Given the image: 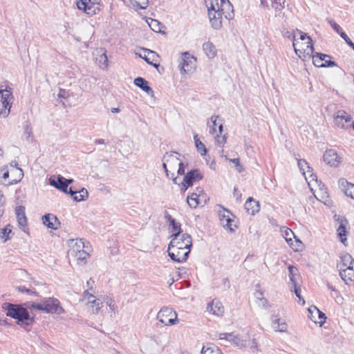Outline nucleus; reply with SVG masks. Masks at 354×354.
<instances>
[{
	"mask_svg": "<svg viewBox=\"0 0 354 354\" xmlns=\"http://www.w3.org/2000/svg\"><path fill=\"white\" fill-rule=\"evenodd\" d=\"M32 302H26L20 304L11 303H3L2 309L6 312L7 316L16 319V323L20 326H30L34 321V316H31L28 309L31 307Z\"/></svg>",
	"mask_w": 354,
	"mask_h": 354,
	"instance_id": "nucleus-1",
	"label": "nucleus"
},
{
	"mask_svg": "<svg viewBox=\"0 0 354 354\" xmlns=\"http://www.w3.org/2000/svg\"><path fill=\"white\" fill-rule=\"evenodd\" d=\"M31 307L46 313L62 314L64 312L59 301L54 297L43 298L39 303L32 302Z\"/></svg>",
	"mask_w": 354,
	"mask_h": 354,
	"instance_id": "nucleus-2",
	"label": "nucleus"
},
{
	"mask_svg": "<svg viewBox=\"0 0 354 354\" xmlns=\"http://www.w3.org/2000/svg\"><path fill=\"white\" fill-rule=\"evenodd\" d=\"M12 99V88L10 86L0 89V117L6 118L9 115Z\"/></svg>",
	"mask_w": 354,
	"mask_h": 354,
	"instance_id": "nucleus-3",
	"label": "nucleus"
},
{
	"mask_svg": "<svg viewBox=\"0 0 354 354\" xmlns=\"http://www.w3.org/2000/svg\"><path fill=\"white\" fill-rule=\"evenodd\" d=\"M293 47L296 54L301 59L311 57L314 48L312 41H299L296 39V35H293Z\"/></svg>",
	"mask_w": 354,
	"mask_h": 354,
	"instance_id": "nucleus-4",
	"label": "nucleus"
},
{
	"mask_svg": "<svg viewBox=\"0 0 354 354\" xmlns=\"http://www.w3.org/2000/svg\"><path fill=\"white\" fill-rule=\"evenodd\" d=\"M196 58L188 52L181 54L179 59V68L181 74L192 73L196 68Z\"/></svg>",
	"mask_w": 354,
	"mask_h": 354,
	"instance_id": "nucleus-5",
	"label": "nucleus"
},
{
	"mask_svg": "<svg viewBox=\"0 0 354 354\" xmlns=\"http://www.w3.org/2000/svg\"><path fill=\"white\" fill-rule=\"evenodd\" d=\"M219 339L225 340L231 344L241 348L243 347L246 346L248 342V336L247 335H236L234 333H220L218 335Z\"/></svg>",
	"mask_w": 354,
	"mask_h": 354,
	"instance_id": "nucleus-6",
	"label": "nucleus"
},
{
	"mask_svg": "<svg viewBox=\"0 0 354 354\" xmlns=\"http://www.w3.org/2000/svg\"><path fill=\"white\" fill-rule=\"evenodd\" d=\"M157 319L165 326L174 325L178 321L177 313L169 307L161 308L157 315Z\"/></svg>",
	"mask_w": 354,
	"mask_h": 354,
	"instance_id": "nucleus-7",
	"label": "nucleus"
},
{
	"mask_svg": "<svg viewBox=\"0 0 354 354\" xmlns=\"http://www.w3.org/2000/svg\"><path fill=\"white\" fill-rule=\"evenodd\" d=\"M192 246V236L187 233L182 234L180 237L172 238L169 246L171 248H179L183 250H191Z\"/></svg>",
	"mask_w": 354,
	"mask_h": 354,
	"instance_id": "nucleus-8",
	"label": "nucleus"
},
{
	"mask_svg": "<svg viewBox=\"0 0 354 354\" xmlns=\"http://www.w3.org/2000/svg\"><path fill=\"white\" fill-rule=\"evenodd\" d=\"M203 175L197 169H193L188 171L184 176L182 185V191H186L189 187L192 186L194 183L198 182L203 179Z\"/></svg>",
	"mask_w": 354,
	"mask_h": 354,
	"instance_id": "nucleus-9",
	"label": "nucleus"
},
{
	"mask_svg": "<svg viewBox=\"0 0 354 354\" xmlns=\"http://www.w3.org/2000/svg\"><path fill=\"white\" fill-rule=\"evenodd\" d=\"M325 163L330 167H337L343 161V157L333 149H327L323 156Z\"/></svg>",
	"mask_w": 354,
	"mask_h": 354,
	"instance_id": "nucleus-10",
	"label": "nucleus"
},
{
	"mask_svg": "<svg viewBox=\"0 0 354 354\" xmlns=\"http://www.w3.org/2000/svg\"><path fill=\"white\" fill-rule=\"evenodd\" d=\"M167 252L171 259L178 263L185 261L190 253L189 250L185 251L180 250L179 248H171L170 247H168Z\"/></svg>",
	"mask_w": 354,
	"mask_h": 354,
	"instance_id": "nucleus-11",
	"label": "nucleus"
},
{
	"mask_svg": "<svg viewBox=\"0 0 354 354\" xmlns=\"http://www.w3.org/2000/svg\"><path fill=\"white\" fill-rule=\"evenodd\" d=\"M180 156V153L178 152L171 151L169 153H167L163 156V161L167 162L171 172L177 169L178 166L182 161L179 158Z\"/></svg>",
	"mask_w": 354,
	"mask_h": 354,
	"instance_id": "nucleus-12",
	"label": "nucleus"
},
{
	"mask_svg": "<svg viewBox=\"0 0 354 354\" xmlns=\"http://www.w3.org/2000/svg\"><path fill=\"white\" fill-rule=\"evenodd\" d=\"M50 185L55 187L56 189L68 194L67 185H66V178L61 175L57 176H52L49 178Z\"/></svg>",
	"mask_w": 354,
	"mask_h": 354,
	"instance_id": "nucleus-13",
	"label": "nucleus"
},
{
	"mask_svg": "<svg viewBox=\"0 0 354 354\" xmlns=\"http://www.w3.org/2000/svg\"><path fill=\"white\" fill-rule=\"evenodd\" d=\"M339 275L346 284L354 282V267L349 265L345 268L339 266Z\"/></svg>",
	"mask_w": 354,
	"mask_h": 354,
	"instance_id": "nucleus-14",
	"label": "nucleus"
},
{
	"mask_svg": "<svg viewBox=\"0 0 354 354\" xmlns=\"http://www.w3.org/2000/svg\"><path fill=\"white\" fill-rule=\"evenodd\" d=\"M335 124L339 128H344L345 123L351 120V115L344 110H339L334 116Z\"/></svg>",
	"mask_w": 354,
	"mask_h": 354,
	"instance_id": "nucleus-15",
	"label": "nucleus"
},
{
	"mask_svg": "<svg viewBox=\"0 0 354 354\" xmlns=\"http://www.w3.org/2000/svg\"><path fill=\"white\" fill-rule=\"evenodd\" d=\"M15 212L19 228L24 232H26L27 218L25 214V207L24 206H18Z\"/></svg>",
	"mask_w": 354,
	"mask_h": 354,
	"instance_id": "nucleus-16",
	"label": "nucleus"
},
{
	"mask_svg": "<svg viewBox=\"0 0 354 354\" xmlns=\"http://www.w3.org/2000/svg\"><path fill=\"white\" fill-rule=\"evenodd\" d=\"M222 15L221 11L218 10H217L216 12H210V13L208 14L209 21L214 29L218 30L221 28Z\"/></svg>",
	"mask_w": 354,
	"mask_h": 354,
	"instance_id": "nucleus-17",
	"label": "nucleus"
},
{
	"mask_svg": "<svg viewBox=\"0 0 354 354\" xmlns=\"http://www.w3.org/2000/svg\"><path fill=\"white\" fill-rule=\"evenodd\" d=\"M218 216L222 225L230 232H233L234 230L232 228L233 220L230 218V212L225 209L223 212L219 211Z\"/></svg>",
	"mask_w": 354,
	"mask_h": 354,
	"instance_id": "nucleus-18",
	"label": "nucleus"
},
{
	"mask_svg": "<svg viewBox=\"0 0 354 354\" xmlns=\"http://www.w3.org/2000/svg\"><path fill=\"white\" fill-rule=\"evenodd\" d=\"M43 223L48 228L53 230L58 229L60 222L57 216L52 214H47L42 217Z\"/></svg>",
	"mask_w": 354,
	"mask_h": 354,
	"instance_id": "nucleus-19",
	"label": "nucleus"
},
{
	"mask_svg": "<svg viewBox=\"0 0 354 354\" xmlns=\"http://www.w3.org/2000/svg\"><path fill=\"white\" fill-rule=\"evenodd\" d=\"M271 326L276 332L285 333L288 329V324L286 322L281 319L278 318L277 316L274 315L272 316Z\"/></svg>",
	"mask_w": 354,
	"mask_h": 354,
	"instance_id": "nucleus-20",
	"label": "nucleus"
},
{
	"mask_svg": "<svg viewBox=\"0 0 354 354\" xmlns=\"http://www.w3.org/2000/svg\"><path fill=\"white\" fill-rule=\"evenodd\" d=\"M245 209L249 214L254 215L260 209L259 203L253 198L249 197L245 203Z\"/></svg>",
	"mask_w": 354,
	"mask_h": 354,
	"instance_id": "nucleus-21",
	"label": "nucleus"
},
{
	"mask_svg": "<svg viewBox=\"0 0 354 354\" xmlns=\"http://www.w3.org/2000/svg\"><path fill=\"white\" fill-rule=\"evenodd\" d=\"M207 309L209 313L218 316H221L224 313V307L222 304L215 299L208 304Z\"/></svg>",
	"mask_w": 354,
	"mask_h": 354,
	"instance_id": "nucleus-22",
	"label": "nucleus"
},
{
	"mask_svg": "<svg viewBox=\"0 0 354 354\" xmlns=\"http://www.w3.org/2000/svg\"><path fill=\"white\" fill-rule=\"evenodd\" d=\"M134 84L142 91H145L148 95L153 96V91L149 86L148 82L142 77H138L134 80Z\"/></svg>",
	"mask_w": 354,
	"mask_h": 354,
	"instance_id": "nucleus-23",
	"label": "nucleus"
},
{
	"mask_svg": "<svg viewBox=\"0 0 354 354\" xmlns=\"http://www.w3.org/2000/svg\"><path fill=\"white\" fill-rule=\"evenodd\" d=\"M68 194L73 197L74 201L77 202L84 201L88 198V192L85 188H82L80 191H75L72 187H70Z\"/></svg>",
	"mask_w": 354,
	"mask_h": 354,
	"instance_id": "nucleus-24",
	"label": "nucleus"
},
{
	"mask_svg": "<svg viewBox=\"0 0 354 354\" xmlns=\"http://www.w3.org/2000/svg\"><path fill=\"white\" fill-rule=\"evenodd\" d=\"M201 196H203L201 194L198 193H192L190 195L187 197V202L188 205L191 208H196L197 206L202 205L201 202Z\"/></svg>",
	"mask_w": 354,
	"mask_h": 354,
	"instance_id": "nucleus-25",
	"label": "nucleus"
},
{
	"mask_svg": "<svg viewBox=\"0 0 354 354\" xmlns=\"http://www.w3.org/2000/svg\"><path fill=\"white\" fill-rule=\"evenodd\" d=\"M91 0H80L77 2V7L79 10H84L88 15L95 14L93 6L89 4Z\"/></svg>",
	"mask_w": 354,
	"mask_h": 354,
	"instance_id": "nucleus-26",
	"label": "nucleus"
},
{
	"mask_svg": "<svg viewBox=\"0 0 354 354\" xmlns=\"http://www.w3.org/2000/svg\"><path fill=\"white\" fill-rule=\"evenodd\" d=\"M220 10L222 15H224L225 17L229 20L232 19L234 16L233 6L230 1L220 6Z\"/></svg>",
	"mask_w": 354,
	"mask_h": 354,
	"instance_id": "nucleus-27",
	"label": "nucleus"
},
{
	"mask_svg": "<svg viewBox=\"0 0 354 354\" xmlns=\"http://www.w3.org/2000/svg\"><path fill=\"white\" fill-rule=\"evenodd\" d=\"M89 306V310L92 314H97L102 307V302L100 299H93L91 301L86 302Z\"/></svg>",
	"mask_w": 354,
	"mask_h": 354,
	"instance_id": "nucleus-28",
	"label": "nucleus"
},
{
	"mask_svg": "<svg viewBox=\"0 0 354 354\" xmlns=\"http://www.w3.org/2000/svg\"><path fill=\"white\" fill-rule=\"evenodd\" d=\"M311 57H313V64L316 67H324V59L326 57L331 58L330 55L320 53H316L315 55H312Z\"/></svg>",
	"mask_w": 354,
	"mask_h": 354,
	"instance_id": "nucleus-29",
	"label": "nucleus"
},
{
	"mask_svg": "<svg viewBox=\"0 0 354 354\" xmlns=\"http://www.w3.org/2000/svg\"><path fill=\"white\" fill-rule=\"evenodd\" d=\"M203 49L207 56L209 58H213L216 55V49L215 46L210 41L205 42L203 45Z\"/></svg>",
	"mask_w": 354,
	"mask_h": 354,
	"instance_id": "nucleus-30",
	"label": "nucleus"
},
{
	"mask_svg": "<svg viewBox=\"0 0 354 354\" xmlns=\"http://www.w3.org/2000/svg\"><path fill=\"white\" fill-rule=\"evenodd\" d=\"M201 354H222L220 349L214 344H207L203 346L201 350Z\"/></svg>",
	"mask_w": 354,
	"mask_h": 354,
	"instance_id": "nucleus-31",
	"label": "nucleus"
},
{
	"mask_svg": "<svg viewBox=\"0 0 354 354\" xmlns=\"http://www.w3.org/2000/svg\"><path fill=\"white\" fill-rule=\"evenodd\" d=\"M220 119L221 118H219L218 115H212L210 118L209 121L207 123V125L209 127V133L211 134L214 135L215 133H216V127H218V123L219 122Z\"/></svg>",
	"mask_w": 354,
	"mask_h": 354,
	"instance_id": "nucleus-32",
	"label": "nucleus"
},
{
	"mask_svg": "<svg viewBox=\"0 0 354 354\" xmlns=\"http://www.w3.org/2000/svg\"><path fill=\"white\" fill-rule=\"evenodd\" d=\"M206 7L207 8L208 14L210 12H217V10H220V6L218 0H205Z\"/></svg>",
	"mask_w": 354,
	"mask_h": 354,
	"instance_id": "nucleus-33",
	"label": "nucleus"
},
{
	"mask_svg": "<svg viewBox=\"0 0 354 354\" xmlns=\"http://www.w3.org/2000/svg\"><path fill=\"white\" fill-rule=\"evenodd\" d=\"M85 248H86L85 243L83 241V239H77L75 241V244L70 249L69 254H74L77 252L84 250Z\"/></svg>",
	"mask_w": 354,
	"mask_h": 354,
	"instance_id": "nucleus-34",
	"label": "nucleus"
},
{
	"mask_svg": "<svg viewBox=\"0 0 354 354\" xmlns=\"http://www.w3.org/2000/svg\"><path fill=\"white\" fill-rule=\"evenodd\" d=\"M70 255L74 257L78 263H85L84 261L89 257V254L84 250L71 254Z\"/></svg>",
	"mask_w": 354,
	"mask_h": 354,
	"instance_id": "nucleus-35",
	"label": "nucleus"
},
{
	"mask_svg": "<svg viewBox=\"0 0 354 354\" xmlns=\"http://www.w3.org/2000/svg\"><path fill=\"white\" fill-rule=\"evenodd\" d=\"M172 227V234L171 236L172 238L179 237L180 235V233L182 232L181 230V224L179 222H176V220L174 221V223H171L169 224Z\"/></svg>",
	"mask_w": 354,
	"mask_h": 354,
	"instance_id": "nucleus-36",
	"label": "nucleus"
},
{
	"mask_svg": "<svg viewBox=\"0 0 354 354\" xmlns=\"http://www.w3.org/2000/svg\"><path fill=\"white\" fill-rule=\"evenodd\" d=\"M12 226L9 224L0 231V238L4 239V242L11 239Z\"/></svg>",
	"mask_w": 354,
	"mask_h": 354,
	"instance_id": "nucleus-37",
	"label": "nucleus"
},
{
	"mask_svg": "<svg viewBox=\"0 0 354 354\" xmlns=\"http://www.w3.org/2000/svg\"><path fill=\"white\" fill-rule=\"evenodd\" d=\"M337 235L339 236L340 241L342 243H344L346 241V234L347 232L346 230V227L343 223V220L339 223V225L337 230Z\"/></svg>",
	"mask_w": 354,
	"mask_h": 354,
	"instance_id": "nucleus-38",
	"label": "nucleus"
},
{
	"mask_svg": "<svg viewBox=\"0 0 354 354\" xmlns=\"http://www.w3.org/2000/svg\"><path fill=\"white\" fill-rule=\"evenodd\" d=\"M194 139L198 151L201 154V156H205L207 152V148L205 147V145L201 141L199 140V139L198 138V135H195L194 136Z\"/></svg>",
	"mask_w": 354,
	"mask_h": 354,
	"instance_id": "nucleus-39",
	"label": "nucleus"
},
{
	"mask_svg": "<svg viewBox=\"0 0 354 354\" xmlns=\"http://www.w3.org/2000/svg\"><path fill=\"white\" fill-rule=\"evenodd\" d=\"M131 4L135 9H145L148 4L149 0H130Z\"/></svg>",
	"mask_w": 354,
	"mask_h": 354,
	"instance_id": "nucleus-40",
	"label": "nucleus"
},
{
	"mask_svg": "<svg viewBox=\"0 0 354 354\" xmlns=\"http://www.w3.org/2000/svg\"><path fill=\"white\" fill-rule=\"evenodd\" d=\"M353 264L354 260L352 259L351 256L346 254L342 258L341 263L338 264L337 267L339 268V266H342L343 268H345L349 265L353 266Z\"/></svg>",
	"mask_w": 354,
	"mask_h": 354,
	"instance_id": "nucleus-41",
	"label": "nucleus"
},
{
	"mask_svg": "<svg viewBox=\"0 0 354 354\" xmlns=\"http://www.w3.org/2000/svg\"><path fill=\"white\" fill-rule=\"evenodd\" d=\"M288 270H289L290 281L292 286L295 285V284H297V280L295 279V277L298 275L297 268L293 266H289Z\"/></svg>",
	"mask_w": 354,
	"mask_h": 354,
	"instance_id": "nucleus-42",
	"label": "nucleus"
},
{
	"mask_svg": "<svg viewBox=\"0 0 354 354\" xmlns=\"http://www.w3.org/2000/svg\"><path fill=\"white\" fill-rule=\"evenodd\" d=\"M142 50L145 52V55H140V57L141 58H142L143 59H145L147 64L152 65V66H155L156 68L158 67L159 64H153L151 61V58L148 57V55H149V54H151L152 56L154 57L155 56L154 53L149 49L143 48Z\"/></svg>",
	"mask_w": 354,
	"mask_h": 354,
	"instance_id": "nucleus-43",
	"label": "nucleus"
},
{
	"mask_svg": "<svg viewBox=\"0 0 354 354\" xmlns=\"http://www.w3.org/2000/svg\"><path fill=\"white\" fill-rule=\"evenodd\" d=\"M313 309L314 311L318 314V319H319V321L314 320V322L315 324H319V326H322L325 323L326 317L325 314L320 311L316 306H313Z\"/></svg>",
	"mask_w": 354,
	"mask_h": 354,
	"instance_id": "nucleus-44",
	"label": "nucleus"
},
{
	"mask_svg": "<svg viewBox=\"0 0 354 354\" xmlns=\"http://www.w3.org/2000/svg\"><path fill=\"white\" fill-rule=\"evenodd\" d=\"M162 167L165 169L167 176L171 178L174 184L180 185V183L177 181V177L174 176V173L171 172L170 169H168L167 167L169 166L167 162L163 161Z\"/></svg>",
	"mask_w": 354,
	"mask_h": 354,
	"instance_id": "nucleus-45",
	"label": "nucleus"
},
{
	"mask_svg": "<svg viewBox=\"0 0 354 354\" xmlns=\"http://www.w3.org/2000/svg\"><path fill=\"white\" fill-rule=\"evenodd\" d=\"M282 232L283 233L286 241L290 244L291 247H292V240L291 236H295L293 232L288 227H284V230H282Z\"/></svg>",
	"mask_w": 354,
	"mask_h": 354,
	"instance_id": "nucleus-46",
	"label": "nucleus"
},
{
	"mask_svg": "<svg viewBox=\"0 0 354 354\" xmlns=\"http://www.w3.org/2000/svg\"><path fill=\"white\" fill-rule=\"evenodd\" d=\"M272 7L276 11L281 10L284 7L285 0H271Z\"/></svg>",
	"mask_w": 354,
	"mask_h": 354,
	"instance_id": "nucleus-47",
	"label": "nucleus"
},
{
	"mask_svg": "<svg viewBox=\"0 0 354 354\" xmlns=\"http://www.w3.org/2000/svg\"><path fill=\"white\" fill-rule=\"evenodd\" d=\"M294 35H296V37L299 36L301 41H312V39L301 30H297Z\"/></svg>",
	"mask_w": 354,
	"mask_h": 354,
	"instance_id": "nucleus-48",
	"label": "nucleus"
},
{
	"mask_svg": "<svg viewBox=\"0 0 354 354\" xmlns=\"http://www.w3.org/2000/svg\"><path fill=\"white\" fill-rule=\"evenodd\" d=\"M96 59L98 62L99 64L104 65L105 67L108 66V57L105 52L102 53Z\"/></svg>",
	"mask_w": 354,
	"mask_h": 354,
	"instance_id": "nucleus-49",
	"label": "nucleus"
},
{
	"mask_svg": "<svg viewBox=\"0 0 354 354\" xmlns=\"http://www.w3.org/2000/svg\"><path fill=\"white\" fill-rule=\"evenodd\" d=\"M104 301L106 304V305L109 306L111 311L115 313L118 308V306L115 304L114 300L107 297Z\"/></svg>",
	"mask_w": 354,
	"mask_h": 354,
	"instance_id": "nucleus-50",
	"label": "nucleus"
},
{
	"mask_svg": "<svg viewBox=\"0 0 354 354\" xmlns=\"http://www.w3.org/2000/svg\"><path fill=\"white\" fill-rule=\"evenodd\" d=\"M329 24L331 26V27L333 28V30L338 33L340 37H342V34H346L344 31H342L341 27L335 23L334 21H329Z\"/></svg>",
	"mask_w": 354,
	"mask_h": 354,
	"instance_id": "nucleus-51",
	"label": "nucleus"
},
{
	"mask_svg": "<svg viewBox=\"0 0 354 354\" xmlns=\"http://www.w3.org/2000/svg\"><path fill=\"white\" fill-rule=\"evenodd\" d=\"M149 26L154 32H158L160 31V24L156 19H151V22L149 23Z\"/></svg>",
	"mask_w": 354,
	"mask_h": 354,
	"instance_id": "nucleus-52",
	"label": "nucleus"
},
{
	"mask_svg": "<svg viewBox=\"0 0 354 354\" xmlns=\"http://www.w3.org/2000/svg\"><path fill=\"white\" fill-rule=\"evenodd\" d=\"M344 193L347 196H351L354 199V185H348V187L344 189Z\"/></svg>",
	"mask_w": 354,
	"mask_h": 354,
	"instance_id": "nucleus-53",
	"label": "nucleus"
},
{
	"mask_svg": "<svg viewBox=\"0 0 354 354\" xmlns=\"http://www.w3.org/2000/svg\"><path fill=\"white\" fill-rule=\"evenodd\" d=\"M89 290H86L84 291L83 292V299H82V301H91L93 299L95 298V297L93 296V295L92 293H90L89 292Z\"/></svg>",
	"mask_w": 354,
	"mask_h": 354,
	"instance_id": "nucleus-54",
	"label": "nucleus"
},
{
	"mask_svg": "<svg viewBox=\"0 0 354 354\" xmlns=\"http://www.w3.org/2000/svg\"><path fill=\"white\" fill-rule=\"evenodd\" d=\"M221 135H218V134H216V142L217 144L221 146V147H223L225 143L226 142V140H227V135L225 134L223 135V136H220Z\"/></svg>",
	"mask_w": 354,
	"mask_h": 354,
	"instance_id": "nucleus-55",
	"label": "nucleus"
},
{
	"mask_svg": "<svg viewBox=\"0 0 354 354\" xmlns=\"http://www.w3.org/2000/svg\"><path fill=\"white\" fill-rule=\"evenodd\" d=\"M292 286L294 288V292H295L296 296L299 298V301H302V304H304L305 301L301 297L300 288L299 286H297V284L292 285Z\"/></svg>",
	"mask_w": 354,
	"mask_h": 354,
	"instance_id": "nucleus-56",
	"label": "nucleus"
},
{
	"mask_svg": "<svg viewBox=\"0 0 354 354\" xmlns=\"http://www.w3.org/2000/svg\"><path fill=\"white\" fill-rule=\"evenodd\" d=\"M342 38L351 48H352V50H354V43L351 40V39L347 36V35L342 34Z\"/></svg>",
	"mask_w": 354,
	"mask_h": 354,
	"instance_id": "nucleus-57",
	"label": "nucleus"
},
{
	"mask_svg": "<svg viewBox=\"0 0 354 354\" xmlns=\"http://www.w3.org/2000/svg\"><path fill=\"white\" fill-rule=\"evenodd\" d=\"M18 290H19V292H26V293H28V294H33V295H36V296H38V295H39L37 292H34V291H32L31 290L28 289V288H26V287H24V286H19V287L18 288Z\"/></svg>",
	"mask_w": 354,
	"mask_h": 354,
	"instance_id": "nucleus-58",
	"label": "nucleus"
},
{
	"mask_svg": "<svg viewBox=\"0 0 354 354\" xmlns=\"http://www.w3.org/2000/svg\"><path fill=\"white\" fill-rule=\"evenodd\" d=\"M185 165L181 161L177 167L178 175L182 176L185 174Z\"/></svg>",
	"mask_w": 354,
	"mask_h": 354,
	"instance_id": "nucleus-59",
	"label": "nucleus"
},
{
	"mask_svg": "<svg viewBox=\"0 0 354 354\" xmlns=\"http://www.w3.org/2000/svg\"><path fill=\"white\" fill-rule=\"evenodd\" d=\"M230 162H233L235 165V167H236L239 172H241L243 171V168H242V166L240 165L239 158H233V159H230Z\"/></svg>",
	"mask_w": 354,
	"mask_h": 354,
	"instance_id": "nucleus-60",
	"label": "nucleus"
},
{
	"mask_svg": "<svg viewBox=\"0 0 354 354\" xmlns=\"http://www.w3.org/2000/svg\"><path fill=\"white\" fill-rule=\"evenodd\" d=\"M298 166H299V169L301 170H303L304 171H305V167L309 168V167L308 166V163L304 159H299L298 160Z\"/></svg>",
	"mask_w": 354,
	"mask_h": 354,
	"instance_id": "nucleus-61",
	"label": "nucleus"
},
{
	"mask_svg": "<svg viewBox=\"0 0 354 354\" xmlns=\"http://www.w3.org/2000/svg\"><path fill=\"white\" fill-rule=\"evenodd\" d=\"M0 172L2 173V178L4 180H6L9 177V171L6 166L2 167Z\"/></svg>",
	"mask_w": 354,
	"mask_h": 354,
	"instance_id": "nucleus-62",
	"label": "nucleus"
},
{
	"mask_svg": "<svg viewBox=\"0 0 354 354\" xmlns=\"http://www.w3.org/2000/svg\"><path fill=\"white\" fill-rule=\"evenodd\" d=\"M337 64L334 61L326 60L324 59V67H333L336 66Z\"/></svg>",
	"mask_w": 354,
	"mask_h": 354,
	"instance_id": "nucleus-63",
	"label": "nucleus"
},
{
	"mask_svg": "<svg viewBox=\"0 0 354 354\" xmlns=\"http://www.w3.org/2000/svg\"><path fill=\"white\" fill-rule=\"evenodd\" d=\"M109 250H110L111 254H112L113 256L117 255L120 251L118 245H115L113 247L110 246Z\"/></svg>",
	"mask_w": 354,
	"mask_h": 354,
	"instance_id": "nucleus-64",
	"label": "nucleus"
}]
</instances>
